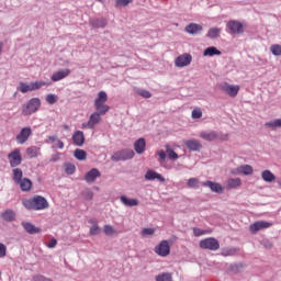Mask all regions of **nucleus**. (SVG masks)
<instances>
[{
  "label": "nucleus",
  "mask_w": 281,
  "mask_h": 281,
  "mask_svg": "<svg viewBox=\"0 0 281 281\" xmlns=\"http://www.w3.org/2000/svg\"><path fill=\"white\" fill-rule=\"evenodd\" d=\"M220 89L224 91V93H227L231 98H236L238 95V91H240L239 86H233L227 82H224L220 86Z\"/></svg>",
  "instance_id": "10"
},
{
  "label": "nucleus",
  "mask_w": 281,
  "mask_h": 281,
  "mask_svg": "<svg viewBox=\"0 0 281 281\" xmlns=\"http://www.w3.org/2000/svg\"><path fill=\"white\" fill-rule=\"evenodd\" d=\"M233 173L245 175V176L254 175V167H251V165H243V166H239L237 169H235Z\"/></svg>",
  "instance_id": "17"
},
{
  "label": "nucleus",
  "mask_w": 281,
  "mask_h": 281,
  "mask_svg": "<svg viewBox=\"0 0 281 281\" xmlns=\"http://www.w3.org/2000/svg\"><path fill=\"white\" fill-rule=\"evenodd\" d=\"M184 30L188 34H199V32H203V26L201 24L190 23Z\"/></svg>",
  "instance_id": "21"
},
{
  "label": "nucleus",
  "mask_w": 281,
  "mask_h": 281,
  "mask_svg": "<svg viewBox=\"0 0 281 281\" xmlns=\"http://www.w3.org/2000/svg\"><path fill=\"white\" fill-rule=\"evenodd\" d=\"M145 179L147 181H155V179H157L158 181H166V179L164 177H161L160 173H158L157 171H154V170H148L146 173H145Z\"/></svg>",
  "instance_id": "20"
},
{
  "label": "nucleus",
  "mask_w": 281,
  "mask_h": 281,
  "mask_svg": "<svg viewBox=\"0 0 281 281\" xmlns=\"http://www.w3.org/2000/svg\"><path fill=\"white\" fill-rule=\"evenodd\" d=\"M8 159L11 168H16V166H21V161H23V158L21 157V149L15 148L8 155Z\"/></svg>",
  "instance_id": "8"
},
{
  "label": "nucleus",
  "mask_w": 281,
  "mask_h": 281,
  "mask_svg": "<svg viewBox=\"0 0 281 281\" xmlns=\"http://www.w3.org/2000/svg\"><path fill=\"white\" fill-rule=\"evenodd\" d=\"M19 91H21V93H27V91H34L32 88V83L27 85L25 82H20L19 86Z\"/></svg>",
  "instance_id": "37"
},
{
  "label": "nucleus",
  "mask_w": 281,
  "mask_h": 281,
  "mask_svg": "<svg viewBox=\"0 0 281 281\" xmlns=\"http://www.w3.org/2000/svg\"><path fill=\"white\" fill-rule=\"evenodd\" d=\"M131 3V0H115L116 8H126Z\"/></svg>",
  "instance_id": "48"
},
{
  "label": "nucleus",
  "mask_w": 281,
  "mask_h": 281,
  "mask_svg": "<svg viewBox=\"0 0 281 281\" xmlns=\"http://www.w3.org/2000/svg\"><path fill=\"white\" fill-rule=\"evenodd\" d=\"M270 52L271 54H273V56H281V45L280 44H274L270 47Z\"/></svg>",
  "instance_id": "42"
},
{
  "label": "nucleus",
  "mask_w": 281,
  "mask_h": 281,
  "mask_svg": "<svg viewBox=\"0 0 281 281\" xmlns=\"http://www.w3.org/2000/svg\"><path fill=\"white\" fill-rule=\"evenodd\" d=\"M89 234H90V236H98V234H100V226H98V223H94V224L90 227Z\"/></svg>",
  "instance_id": "45"
},
{
  "label": "nucleus",
  "mask_w": 281,
  "mask_h": 281,
  "mask_svg": "<svg viewBox=\"0 0 281 281\" xmlns=\"http://www.w3.org/2000/svg\"><path fill=\"white\" fill-rule=\"evenodd\" d=\"M53 148L63 149L65 148V143H63V140H57V143L53 146Z\"/></svg>",
  "instance_id": "56"
},
{
  "label": "nucleus",
  "mask_w": 281,
  "mask_h": 281,
  "mask_svg": "<svg viewBox=\"0 0 281 281\" xmlns=\"http://www.w3.org/2000/svg\"><path fill=\"white\" fill-rule=\"evenodd\" d=\"M212 232H210V231H203V229H201V228H193V235L195 236V237H199V236H205V234H211Z\"/></svg>",
  "instance_id": "46"
},
{
  "label": "nucleus",
  "mask_w": 281,
  "mask_h": 281,
  "mask_svg": "<svg viewBox=\"0 0 281 281\" xmlns=\"http://www.w3.org/2000/svg\"><path fill=\"white\" fill-rule=\"evenodd\" d=\"M202 186H204L205 188H210L212 192H217V194H221V192H223V186H221V183L218 182L206 181L202 182Z\"/></svg>",
  "instance_id": "19"
},
{
  "label": "nucleus",
  "mask_w": 281,
  "mask_h": 281,
  "mask_svg": "<svg viewBox=\"0 0 281 281\" xmlns=\"http://www.w3.org/2000/svg\"><path fill=\"white\" fill-rule=\"evenodd\" d=\"M103 232L105 236H113L117 234V231H115V228L109 224L103 226Z\"/></svg>",
  "instance_id": "36"
},
{
  "label": "nucleus",
  "mask_w": 281,
  "mask_h": 281,
  "mask_svg": "<svg viewBox=\"0 0 281 281\" xmlns=\"http://www.w3.org/2000/svg\"><path fill=\"white\" fill-rule=\"evenodd\" d=\"M92 25L94 27H106V20L101 19V20L92 21Z\"/></svg>",
  "instance_id": "47"
},
{
  "label": "nucleus",
  "mask_w": 281,
  "mask_h": 281,
  "mask_svg": "<svg viewBox=\"0 0 281 281\" xmlns=\"http://www.w3.org/2000/svg\"><path fill=\"white\" fill-rule=\"evenodd\" d=\"M279 186L281 187V181H279Z\"/></svg>",
  "instance_id": "62"
},
{
  "label": "nucleus",
  "mask_w": 281,
  "mask_h": 281,
  "mask_svg": "<svg viewBox=\"0 0 281 281\" xmlns=\"http://www.w3.org/2000/svg\"><path fill=\"white\" fill-rule=\"evenodd\" d=\"M38 109H41V99L32 98L25 104L22 105V115H32V113H36Z\"/></svg>",
  "instance_id": "3"
},
{
  "label": "nucleus",
  "mask_w": 281,
  "mask_h": 281,
  "mask_svg": "<svg viewBox=\"0 0 281 281\" xmlns=\"http://www.w3.org/2000/svg\"><path fill=\"white\" fill-rule=\"evenodd\" d=\"M188 187L189 188H198L199 187V179L191 178L188 180Z\"/></svg>",
  "instance_id": "49"
},
{
  "label": "nucleus",
  "mask_w": 281,
  "mask_h": 281,
  "mask_svg": "<svg viewBox=\"0 0 281 281\" xmlns=\"http://www.w3.org/2000/svg\"><path fill=\"white\" fill-rule=\"evenodd\" d=\"M102 114L93 112L89 117V128H95V124H100L102 121Z\"/></svg>",
  "instance_id": "22"
},
{
  "label": "nucleus",
  "mask_w": 281,
  "mask_h": 281,
  "mask_svg": "<svg viewBox=\"0 0 281 281\" xmlns=\"http://www.w3.org/2000/svg\"><path fill=\"white\" fill-rule=\"evenodd\" d=\"M81 128H89V121L87 123H82Z\"/></svg>",
  "instance_id": "59"
},
{
  "label": "nucleus",
  "mask_w": 281,
  "mask_h": 281,
  "mask_svg": "<svg viewBox=\"0 0 281 281\" xmlns=\"http://www.w3.org/2000/svg\"><path fill=\"white\" fill-rule=\"evenodd\" d=\"M217 139H222V142H227V139H229V135L224 134V135L220 136Z\"/></svg>",
  "instance_id": "57"
},
{
  "label": "nucleus",
  "mask_w": 281,
  "mask_h": 281,
  "mask_svg": "<svg viewBox=\"0 0 281 281\" xmlns=\"http://www.w3.org/2000/svg\"><path fill=\"white\" fill-rule=\"evenodd\" d=\"M75 157L78 159V161H85V159H87V151L83 149H76Z\"/></svg>",
  "instance_id": "35"
},
{
  "label": "nucleus",
  "mask_w": 281,
  "mask_h": 281,
  "mask_svg": "<svg viewBox=\"0 0 281 281\" xmlns=\"http://www.w3.org/2000/svg\"><path fill=\"white\" fill-rule=\"evenodd\" d=\"M12 175L14 183H19L23 180V170H21L20 168L13 169Z\"/></svg>",
  "instance_id": "31"
},
{
  "label": "nucleus",
  "mask_w": 281,
  "mask_h": 281,
  "mask_svg": "<svg viewBox=\"0 0 281 281\" xmlns=\"http://www.w3.org/2000/svg\"><path fill=\"white\" fill-rule=\"evenodd\" d=\"M31 85H32L33 91H36V90L41 89L42 87H49V85H52V82H49V81H35V82H31Z\"/></svg>",
  "instance_id": "33"
},
{
  "label": "nucleus",
  "mask_w": 281,
  "mask_h": 281,
  "mask_svg": "<svg viewBox=\"0 0 281 281\" xmlns=\"http://www.w3.org/2000/svg\"><path fill=\"white\" fill-rule=\"evenodd\" d=\"M265 126L267 128H272V130L281 128V119H277L274 121L267 122V123H265Z\"/></svg>",
  "instance_id": "34"
},
{
  "label": "nucleus",
  "mask_w": 281,
  "mask_h": 281,
  "mask_svg": "<svg viewBox=\"0 0 281 281\" xmlns=\"http://www.w3.org/2000/svg\"><path fill=\"white\" fill-rule=\"evenodd\" d=\"M243 186V180L240 178H228L225 182L226 190H234Z\"/></svg>",
  "instance_id": "16"
},
{
  "label": "nucleus",
  "mask_w": 281,
  "mask_h": 281,
  "mask_svg": "<svg viewBox=\"0 0 281 281\" xmlns=\"http://www.w3.org/2000/svg\"><path fill=\"white\" fill-rule=\"evenodd\" d=\"M32 135H33L32 127L30 126L22 127L15 136V142L19 145L26 144V142L30 140V137H32Z\"/></svg>",
  "instance_id": "5"
},
{
  "label": "nucleus",
  "mask_w": 281,
  "mask_h": 281,
  "mask_svg": "<svg viewBox=\"0 0 281 281\" xmlns=\"http://www.w3.org/2000/svg\"><path fill=\"white\" fill-rule=\"evenodd\" d=\"M0 278H1V271H0Z\"/></svg>",
  "instance_id": "64"
},
{
  "label": "nucleus",
  "mask_w": 281,
  "mask_h": 281,
  "mask_svg": "<svg viewBox=\"0 0 281 281\" xmlns=\"http://www.w3.org/2000/svg\"><path fill=\"white\" fill-rule=\"evenodd\" d=\"M166 153L168 155V159H179V155L173 151L168 145H166Z\"/></svg>",
  "instance_id": "41"
},
{
  "label": "nucleus",
  "mask_w": 281,
  "mask_h": 281,
  "mask_svg": "<svg viewBox=\"0 0 281 281\" xmlns=\"http://www.w3.org/2000/svg\"><path fill=\"white\" fill-rule=\"evenodd\" d=\"M155 254L160 256V258H166V256H170V243L168 240H161L155 247Z\"/></svg>",
  "instance_id": "7"
},
{
  "label": "nucleus",
  "mask_w": 281,
  "mask_h": 281,
  "mask_svg": "<svg viewBox=\"0 0 281 281\" xmlns=\"http://www.w3.org/2000/svg\"><path fill=\"white\" fill-rule=\"evenodd\" d=\"M2 49H3V44H0V54H1Z\"/></svg>",
  "instance_id": "61"
},
{
  "label": "nucleus",
  "mask_w": 281,
  "mask_h": 281,
  "mask_svg": "<svg viewBox=\"0 0 281 281\" xmlns=\"http://www.w3.org/2000/svg\"><path fill=\"white\" fill-rule=\"evenodd\" d=\"M261 179H263L266 183H272V181H276V175L269 170H263L261 172Z\"/></svg>",
  "instance_id": "29"
},
{
  "label": "nucleus",
  "mask_w": 281,
  "mask_h": 281,
  "mask_svg": "<svg viewBox=\"0 0 281 281\" xmlns=\"http://www.w3.org/2000/svg\"><path fill=\"white\" fill-rule=\"evenodd\" d=\"M72 142L75 146H82L85 144V133L82 131H77L72 134Z\"/></svg>",
  "instance_id": "23"
},
{
  "label": "nucleus",
  "mask_w": 281,
  "mask_h": 281,
  "mask_svg": "<svg viewBox=\"0 0 281 281\" xmlns=\"http://www.w3.org/2000/svg\"><path fill=\"white\" fill-rule=\"evenodd\" d=\"M183 145L186 146V148H188V150H191L192 153H199V150L203 148V145L201 144V142L196 139L184 140Z\"/></svg>",
  "instance_id": "13"
},
{
  "label": "nucleus",
  "mask_w": 281,
  "mask_h": 281,
  "mask_svg": "<svg viewBox=\"0 0 281 281\" xmlns=\"http://www.w3.org/2000/svg\"><path fill=\"white\" fill-rule=\"evenodd\" d=\"M220 34H221V29L218 27L210 29L207 32L209 38H218Z\"/></svg>",
  "instance_id": "38"
},
{
  "label": "nucleus",
  "mask_w": 281,
  "mask_h": 281,
  "mask_svg": "<svg viewBox=\"0 0 281 281\" xmlns=\"http://www.w3.org/2000/svg\"><path fill=\"white\" fill-rule=\"evenodd\" d=\"M120 201L123 203V205H126V207H135L139 205V201H137V199H128L125 195H122Z\"/></svg>",
  "instance_id": "25"
},
{
  "label": "nucleus",
  "mask_w": 281,
  "mask_h": 281,
  "mask_svg": "<svg viewBox=\"0 0 281 281\" xmlns=\"http://www.w3.org/2000/svg\"><path fill=\"white\" fill-rule=\"evenodd\" d=\"M138 95H142V98H150L151 94L148 90H138L137 91Z\"/></svg>",
  "instance_id": "53"
},
{
  "label": "nucleus",
  "mask_w": 281,
  "mask_h": 281,
  "mask_svg": "<svg viewBox=\"0 0 281 281\" xmlns=\"http://www.w3.org/2000/svg\"><path fill=\"white\" fill-rule=\"evenodd\" d=\"M25 232H27V234H41V228L36 227L34 224L32 223H23L22 224Z\"/></svg>",
  "instance_id": "28"
},
{
  "label": "nucleus",
  "mask_w": 281,
  "mask_h": 281,
  "mask_svg": "<svg viewBox=\"0 0 281 281\" xmlns=\"http://www.w3.org/2000/svg\"><path fill=\"white\" fill-rule=\"evenodd\" d=\"M156 281H172V274L165 272L156 277Z\"/></svg>",
  "instance_id": "39"
},
{
  "label": "nucleus",
  "mask_w": 281,
  "mask_h": 281,
  "mask_svg": "<svg viewBox=\"0 0 281 281\" xmlns=\"http://www.w3.org/2000/svg\"><path fill=\"white\" fill-rule=\"evenodd\" d=\"M192 63V55L183 54L176 58L175 65L176 67H188Z\"/></svg>",
  "instance_id": "12"
},
{
  "label": "nucleus",
  "mask_w": 281,
  "mask_h": 281,
  "mask_svg": "<svg viewBox=\"0 0 281 281\" xmlns=\"http://www.w3.org/2000/svg\"><path fill=\"white\" fill-rule=\"evenodd\" d=\"M65 170L67 175H74L76 172V166L67 164Z\"/></svg>",
  "instance_id": "50"
},
{
  "label": "nucleus",
  "mask_w": 281,
  "mask_h": 281,
  "mask_svg": "<svg viewBox=\"0 0 281 281\" xmlns=\"http://www.w3.org/2000/svg\"><path fill=\"white\" fill-rule=\"evenodd\" d=\"M191 117L193 120H201L203 117V111L200 108H195L191 113Z\"/></svg>",
  "instance_id": "40"
},
{
  "label": "nucleus",
  "mask_w": 281,
  "mask_h": 281,
  "mask_svg": "<svg viewBox=\"0 0 281 281\" xmlns=\"http://www.w3.org/2000/svg\"><path fill=\"white\" fill-rule=\"evenodd\" d=\"M100 177H102V173H100V170H98V168H93L86 173L85 181L87 183H94L95 179Z\"/></svg>",
  "instance_id": "14"
},
{
  "label": "nucleus",
  "mask_w": 281,
  "mask_h": 281,
  "mask_svg": "<svg viewBox=\"0 0 281 281\" xmlns=\"http://www.w3.org/2000/svg\"><path fill=\"white\" fill-rule=\"evenodd\" d=\"M134 150L137 155H142L146 150V139L139 138L134 143Z\"/></svg>",
  "instance_id": "24"
},
{
  "label": "nucleus",
  "mask_w": 281,
  "mask_h": 281,
  "mask_svg": "<svg viewBox=\"0 0 281 281\" xmlns=\"http://www.w3.org/2000/svg\"><path fill=\"white\" fill-rule=\"evenodd\" d=\"M56 139H58V137H56V136H48V142H56Z\"/></svg>",
  "instance_id": "58"
},
{
  "label": "nucleus",
  "mask_w": 281,
  "mask_h": 281,
  "mask_svg": "<svg viewBox=\"0 0 281 281\" xmlns=\"http://www.w3.org/2000/svg\"><path fill=\"white\" fill-rule=\"evenodd\" d=\"M65 131H69V125H64Z\"/></svg>",
  "instance_id": "60"
},
{
  "label": "nucleus",
  "mask_w": 281,
  "mask_h": 281,
  "mask_svg": "<svg viewBox=\"0 0 281 281\" xmlns=\"http://www.w3.org/2000/svg\"><path fill=\"white\" fill-rule=\"evenodd\" d=\"M272 225L273 224L271 222L258 221L249 226V231L251 234H257L260 229H269Z\"/></svg>",
  "instance_id": "11"
},
{
  "label": "nucleus",
  "mask_w": 281,
  "mask_h": 281,
  "mask_svg": "<svg viewBox=\"0 0 281 281\" xmlns=\"http://www.w3.org/2000/svg\"><path fill=\"white\" fill-rule=\"evenodd\" d=\"M2 221L7 223H12V221H16V212L12 209H7L0 214Z\"/></svg>",
  "instance_id": "15"
},
{
  "label": "nucleus",
  "mask_w": 281,
  "mask_h": 281,
  "mask_svg": "<svg viewBox=\"0 0 281 281\" xmlns=\"http://www.w3.org/2000/svg\"><path fill=\"white\" fill-rule=\"evenodd\" d=\"M69 74H71V70L69 69L58 70L52 75V80L53 82H58V80L67 78Z\"/></svg>",
  "instance_id": "18"
},
{
  "label": "nucleus",
  "mask_w": 281,
  "mask_h": 281,
  "mask_svg": "<svg viewBox=\"0 0 281 281\" xmlns=\"http://www.w3.org/2000/svg\"><path fill=\"white\" fill-rule=\"evenodd\" d=\"M135 151L133 149H123L114 153L111 156L112 161H126V159H133Z\"/></svg>",
  "instance_id": "6"
},
{
  "label": "nucleus",
  "mask_w": 281,
  "mask_h": 281,
  "mask_svg": "<svg viewBox=\"0 0 281 281\" xmlns=\"http://www.w3.org/2000/svg\"><path fill=\"white\" fill-rule=\"evenodd\" d=\"M20 186L22 192H30L32 190V180L24 178L21 180V182H18Z\"/></svg>",
  "instance_id": "27"
},
{
  "label": "nucleus",
  "mask_w": 281,
  "mask_h": 281,
  "mask_svg": "<svg viewBox=\"0 0 281 281\" xmlns=\"http://www.w3.org/2000/svg\"><path fill=\"white\" fill-rule=\"evenodd\" d=\"M46 102L47 104H56L58 102V97L56 94H47L46 95Z\"/></svg>",
  "instance_id": "43"
},
{
  "label": "nucleus",
  "mask_w": 281,
  "mask_h": 281,
  "mask_svg": "<svg viewBox=\"0 0 281 281\" xmlns=\"http://www.w3.org/2000/svg\"><path fill=\"white\" fill-rule=\"evenodd\" d=\"M82 196L86 201H92L93 200V191H91V189H87L86 191H83Z\"/></svg>",
  "instance_id": "44"
},
{
  "label": "nucleus",
  "mask_w": 281,
  "mask_h": 281,
  "mask_svg": "<svg viewBox=\"0 0 281 281\" xmlns=\"http://www.w3.org/2000/svg\"><path fill=\"white\" fill-rule=\"evenodd\" d=\"M26 154L31 159H34L35 157H38L41 155V148L36 146H31L26 149Z\"/></svg>",
  "instance_id": "30"
},
{
  "label": "nucleus",
  "mask_w": 281,
  "mask_h": 281,
  "mask_svg": "<svg viewBox=\"0 0 281 281\" xmlns=\"http://www.w3.org/2000/svg\"><path fill=\"white\" fill-rule=\"evenodd\" d=\"M203 56H221V50L214 46H211L204 50Z\"/></svg>",
  "instance_id": "32"
},
{
  "label": "nucleus",
  "mask_w": 281,
  "mask_h": 281,
  "mask_svg": "<svg viewBox=\"0 0 281 281\" xmlns=\"http://www.w3.org/2000/svg\"><path fill=\"white\" fill-rule=\"evenodd\" d=\"M157 155H158V157H159V161H160V162H161V161H166V151L159 150V151L157 153Z\"/></svg>",
  "instance_id": "55"
},
{
  "label": "nucleus",
  "mask_w": 281,
  "mask_h": 281,
  "mask_svg": "<svg viewBox=\"0 0 281 281\" xmlns=\"http://www.w3.org/2000/svg\"><path fill=\"white\" fill-rule=\"evenodd\" d=\"M200 137L205 142H214L218 138V134L216 132H201Z\"/></svg>",
  "instance_id": "26"
},
{
  "label": "nucleus",
  "mask_w": 281,
  "mask_h": 281,
  "mask_svg": "<svg viewBox=\"0 0 281 281\" xmlns=\"http://www.w3.org/2000/svg\"><path fill=\"white\" fill-rule=\"evenodd\" d=\"M227 29L229 30V34H243L245 32V25L236 20L228 21Z\"/></svg>",
  "instance_id": "9"
},
{
  "label": "nucleus",
  "mask_w": 281,
  "mask_h": 281,
  "mask_svg": "<svg viewBox=\"0 0 281 281\" xmlns=\"http://www.w3.org/2000/svg\"><path fill=\"white\" fill-rule=\"evenodd\" d=\"M155 234V228H143L142 236H153Z\"/></svg>",
  "instance_id": "51"
},
{
  "label": "nucleus",
  "mask_w": 281,
  "mask_h": 281,
  "mask_svg": "<svg viewBox=\"0 0 281 281\" xmlns=\"http://www.w3.org/2000/svg\"><path fill=\"white\" fill-rule=\"evenodd\" d=\"M201 249H209V251H218L221 249V243L214 237H209L200 240Z\"/></svg>",
  "instance_id": "4"
},
{
  "label": "nucleus",
  "mask_w": 281,
  "mask_h": 281,
  "mask_svg": "<svg viewBox=\"0 0 281 281\" xmlns=\"http://www.w3.org/2000/svg\"><path fill=\"white\" fill-rule=\"evenodd\" d=\"M8 252V247L4 244L0 243V258H5Z\"/></svg>",
  "instance_id": "52"
},
{
  "label": "nucleus",
  "mask_w": 281,
  "mask_h": 281,
  "mask_svg": "<svg viewBox=\"0 0 281 281\" xmlns=\"http://www.w3.org/2000/svg\"><path fill=\"white\" fill-rule=\"evenodd\" d=\"M95 190H100V188L97 187Z\"/></svg>",
  "instance_id": "63"
},
{
  "label": "nucleus",
  "mask_w": 281,
  "mask_h": 281,
  "mask_svg": "<svg viewBox=\"0 0 281 281\" xmlns=\"http://www.w3.org/2000/svg\"><path fill=\"white\" fill-rule=\"evenodd\" d=\"M23 205L26 210H47L49 207V203L47 202V199H45L42 195H35L32 199L23 200Z\"/></svg>",
  "instance_id": "1"
},
{
  "label": "nucleus",
  "mask_w": 281,
  "mask_h": 281,
  "mask_svg": "<svg viewBox=\"0 0 281 281\" xmlns=\"http://www.w3.org/2000/svg\"><path fill=\"white\" fill-rule=\"evenodd\" d=\"M109 100V95L105 91H100L94 100V109L100 115H106L109 105L104 104Z\"/></svg>",
  "instance_id": "2"
},
{
  "label": "nucleus",
  "mask_w": 281,
  "mask_h": 281,
  "mask_svg": "<svg viewBox=\"0 0 281 281\" xmlns=\"http://www.w3.org/2000/svg\"><path fill=\"white\" fill-rule=\"evenodd\" d=\"M56 245H58V240H56V238H52L50 241L47 244V247L49 249H54V247H56Z\"/></svg>",
  "instance_id": "54"
}]
</instances>
